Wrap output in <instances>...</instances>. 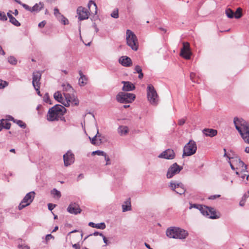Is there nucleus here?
Instances as JSON below:
<instances>
[{
  "label": "nucleus",
  "mask_w": 249,
  "mask_h": 249,
  "mask_svg": "<svg viewBox=\"0 0 249 249\" xmlns=\"http://www.w3.org/2000/svg\"><path fill=\"white\" fill-rule=\"evenodd\" d=\"M233 123L245 142L249 144V123L237 117L234 118Z\"/></svg>",
  "instance_id": "nucleus-1"
},
{
  "label": "nucleus",
  "mask_w": 249,
  "mask_h": 249,
  "mask_svg": "<svg viewBox=\"0 0 249 249\" xmlns=\"http://www.w3.org/2000/svg\"><path fill=\"white\" fill-rule=\"evenodd\" d=\"M66 109L62 105H56L50 108L47 114V120L49 121H55L59 119V117L63 116Z\"/></svg>",
  "instance_id": "nucleus-2"
},
{
  "label": "nucleus",
  "mask_w": 249,
  "mask_h": 249,
  "mask_svg": "<svg viewBox=\"0 0 249 249\" xmlns=\"http://www.w3.org/2000/svg\"><path fill=\"white\" fill-rule=\"evenodd\" d=\"M166 235L171 238L184 239L188 236L187 231L178 227H170L166 231Z\"/></svg>",
  "instance_id": "nucleus-3"
},
{
  "label": "nucleus",
  "mask_w": 249,
  "mask_h": 249,
  "mask_svg": "<svg viewBox=\"0 0 249 249\" xmlns=\"http://www.w3.org/2000/svg\"><path fill=\"white\" fill-rule=\"evenodd\" d=\"M126 43L133 50L137 51L138 48V42L137 36L130 30H127L126 33Z\"/></svg>",
  "instance_id": "nucleus-4"
},
{
  "label": "nucleus",
  "mask_w": 249,
  "mask_h": 249,
  "mask_svg": "<svg viewBox=\"0 0 249 249\" xmlns=\"http://www.w3.org/2000/svg\"><path fill=\"white\" fill-rule=\"evenodd\" d=\"M147 96L148 101L152 105L156 106L158 103V95L154 87L148 85L147 88Z\"/></svg>",
  "instance_id": "nucleus-5"
},
{
  "label": "nucleus",
  "mask_w": 249,
  "mask_h": 249,
  "mask_svg": "<svg viewBox=\"0 0 249 249\" xmlns=\"http://www.w3.org/2000/svg\"><path fill=\"white\" fill-rule=\"evenodd\" d=\"M135 98V96L134 94L124 92H119L116 97V100L121 103H132Z\"/></svg>",
  "instance_id": "nucleus-6"
},
{
  "label": "nucleus",
  "mask_w": 249,
  "mask_h": 249,
  "mask_svg": "<svg viewBox=\"0 0 249 249\" xmlns=\"http://www.w3.org/2000/svg\"><path fill=\"white\" fill-rule=\"evenodd\" d=\"M65 97L63 105L68 107L71 104L72 106H78L79 104V101L73 92L72 93H63Z\"/></svg>",
  "instance_id": "nucleus-7"
},
{
  "label": "nucleus",
  "mask_w": 249,
  "mask_h": 249,
  "mask_svg": "<svg viewBox=\"0 0 249 249\" xmlns=\"http://www.w3.org/2000/svg\"><path fill=\"white\" fill-rule=\"evenodd\" d=\"M197 146L196 142L190 140L183 148L182 157L190 156L194 154L196 151Z\"/></svg>",
  "instance_id": "nucleus-8"
},
{
  "label": "nucleus",
  "mask_w": 249,
  "mask_h": 249,
  "mask_svg": "<svg viewBox=\"0 0 249 249\" xmlns=\"http://www.w3.org/2000/svg\"><path fill=\"white\" fill-rule=\"evenodd\" d=\"M233 162L235 165L236 175L239 176L240 173L248 172L247 171V165H246L244 162L241 160V159L238 157H232Z\"/></svg>",
  "instance_id": "nucleus-9"
},
{
  "label": "nucleus",
  "mask_w": 249,
  "mask_h": 249,
  "mask_svg": "<svg viewBox=\"0 0 249 249\" xmlns=\"http://www.w3.org/2000/svg\"><path fill=\"white\" fill-rule=\"evenodd\" d=\"M35 193L34 191L27 193L24 196L18 206V209L22 210L26 206H29L33 201Z\"/></svg>",
  "instance_id": "nucleus-10"
},
{
  "label": "nucleus",
  "mask_w": 249,
  "mask_h": 249,
  "mask_svg": "<svg viewBox=\"0 0 249 249\" xmlns=\"http://www.w3.org/2000/svg\"><path fill=\"white\" fill-rule=\"evenodd\" d=\"M182 167L179 166L177 163L173 164L168 169L166 177L168 178H172L174 175L179 173Z\"/></svg>",
  "instance_id": "nucleus-11"
},
{
  "label": "nucleus",
  "mask_w": 249,
  "mask_h": 249,
  "mask_svg": "<svg viewBox=\"0 0 249 249\" xmlns=\"http://www.w3.org/2000/svg\"><path fill=\"white\" fill-rule=\"evenodd\" d=\"M191 54L189 43L187 42H183V47L180 53V56L186 59H190Z\"/></svg>",
  "instance_id": "nucleus-12"
},
{
  "label": "nucleus",
  "mask_w": 249,
  "mask_h": 249,
  "mask_svg": "<svg viewBox=\"0 0 249 249\" xmlns=\"http://www.w3.org/2000/svg\"><path fill=\"white\" fill-rule=\"evenodd\" d=\"M203 210L204 211L201 212L203 215L211 219H216L219 217L216 215V212L214 208L204 206Z\"/></svg>",
  "instance_id": "nucleus-13"
},
{
  "label": "nucleus",
  "mask_w": 249,
  "mask_h": 249,
  "mask_svg": "<svg viewBox=\"0 0 249 249\" xmlns=\"http://www.w3.org/2000/svg\"><path fill=\"white\" fill-rule=\"evenodd\" d=\"M169 187L177 194L182 195L184 194L185 192V190L183 187V185L181 183H176L173 181H171L170 183Z\"/></svg>",
  "instance_id": "nucleus-14"
},
{
  "label": "nucleus",
  "mask_w": 249,
  "mask_h": 249,
  "mask_svg": "<svg viewBox=\"0 0 249 249\" xmlns=\"http://www.w3.org/2000/svg\"><path fill=\"white\" fill-rule=\"evenodd\" d=\"M77 13L78 16V19L80 20L87 19L89 18V12L85 7L82 6L78 7L77 9Z\"/></svg>",
  "instance_id": "nucleus-15"
},
{
  "label": "nucleus",
  "mask_w": 249,
  "mask_h": 249,
  "mask_svg": "<svg viewBox=\"0 0 249 249\" xmlns=\"http://www.w3.org/2000/svg\"><path fill=\"white\" fill-rule=\"evenodd\" d=\"M63 160L65 166H68L73 163L74 161V155L71 151H68L63 155Z\"/></svg>",
  "instance_id": "nucleus-16"
},
{
  "label": "nucleus",
  "mask_w": 249,
  "mask_h": 249,
  "mask_svg": "<svg viewBox=\"0 0 249 249\" xmlns=\"http://www.w3.org/2000/svg\"><path fill=\"white\" fill-rule=\"evenodd\" d=\"M175 153L174 150L171 149L165 150L158 156L159 158L168 160H172L175 158Z\"/></svg>",
  "instance_id": "nucleus-17"
},
{
  "label": "nucleus",
  "mask_w": 249,
  "mask_h": 249,
  "mask_svg": "<svg viewBox=\"0 0 249 249\" xmlns=\"http://www.w3.org/2000/svg\"><path fill=\"white\" fill-rule=\"evenodd\" d=\"M67 211L70 213L74 214L80 213L81 212L79 205L76 203L70 204L67 208Z\"/></svg>",
  "instance_id": "nucleus-18"
},
{
  "label": "nucleus",
  "mask_w": 249,
  "mask_h": 249,
  "mask_svg": "<svg viewBox=\"0 0 249 249\" xmlns=\"http://www.w3.org/2000/svg\"><path fill=\"white\" fill-rule=\"evenodd\" d=\"M41 73L38 71L33 72L32 84L34 88L37 86H40V80L41 79Z\"/></svg>",
  "instance_id": "nucleus-19"
},
{
  "label": "nucleus",
  "mask_w": 249,
  "mask_h": 249,
  "mask_svg": "<svg viewBox=\"0 0 249 249\" xmlns=\"http://www.w3.org/2000/svg\"><path fill=\"white\" fill-rule=\"evenodd\" d=\"M119 62L123 66L130 67L132 65V61L130 58L126 56H121L119 60Z\"/></svg>",
  "instance_id": "nucleus-20"
},
{
  "label": "nucleus",
  "mask_w": 249,
  "mask_h": 249,
  "mask_svg": "<svg viewBox=\"0 0 249 249\" xmlns=\"http://www.w3.org/2000/svg\"><path fill=\"white\" fill-rule=\"evenodd\" d=\"M122 83L124 84L122 90L124 91H130L133 90L135 87L130 82L128 81H122Z\"/></svg>",
  "instance_id": "nucleus-21"
},
{
  "label": "nucleus",
  "mask_w": 249,
  "mask_h": 249,
  "mask_svg": "<svg viewBox=\"0 0 249 249\" xmlns=\"http://www.w3.org/2000/svg\"><path fill=\"white\" fill-rule=\"evenodd\" d=\"M203 134L206 136L210 137H213L215 136L217 133V130L213 129L211 128H205L203 130Z\"/></svg>",
  "instance_id": "nucleus-22"
},
{
  "label": "nucleus",
  "mask_w": 249,
  "mask_h": 249,
  "mask_svg": "<svg viewBox=\"0 0 249 249\" xmlns=\"http://www.w3.org/2000/svg\"><path fill=\"white\" fill-rule=\"evenodd\" d=\"M62 90L63 93H72L73 92L74 89L71 86L67 83H63L62 85Z\"/></svg>",
  "instance_id": "nucleus-23"
},
{
  "label": "nucleus",
  "mask_w": 249,
  "mask_h": 249,
  "mask_svg": "<svg viewBox=\"0 0 249 249\" xmlns=\"http://www.w3.org/2000/svg\"><path fill=\"white\" fill-rule=\"evenodd\" d=\"M129 131L127 126L124 125H121L118 128V132L121 136L126 135Z\"/></svg>",
  "instance_id": "nucleus-24"
},
{
  "label": "nucleus",
  "mask_w": 249,
  "mask_h": 249,
  "mask_svg": "<svg viewBox=\"0 0 249 249\" xmlns=\"http://www.w3.org/2000/svg\"><path fill=\"white\" fill-rule=\"evenodd\" d=\"M122 207L123 212L130 211L131 210L130 199L128 198L124 201V204L122 205Z\"/></svg>",
  "instance_id": "nucleus-25"
},
{
  "label": "nucleus",
  "mask_w": 249,
  "mask_h": 249,
  "mask_svg": "<svg viewBox=\"0 0 249 249\" xmlns=\"http://www.w3.org/2000/svg\"><path fill=\"white\" fill-rule=\"evenodd\" d=\"M79 74L80 76L78 80L79 84L81 87L84 86L87 84L88 79L86 76L83 74L81 71H79Z\"/></svg>",
  "instance_id": "nucleus-26"
},
{
  "label": "nucleus",
  "mask_w": 249,
  "mask_h": 249,
  "mask_svg": "<svg viewBox=\"0 0 249 249\" xmlns=\"http://www.w3.org/2000/svg\"><path fill=\"white\" fill-rule=\"evenodd\" d=\"M89 225L92 228H95L101 230H104L106 227V224L104 222L95 224L93 222H90L89 223Z\"/></svg>",
  "instance_id": "nucleus-27"
},
{
  "label": "nucleus",
  "mask_w": 249,
  "mask_h": 249,
  "mask_svg": "<svg viewBox=\"0 0 249 249\" xmlns=\"http://www.w3.org/2000/svg\"><path fill=\"white\" fill-rule=\"evenodd\" d=\"M53 97L56 101L63 105L64 100L60 91L55 92L53 95Z\"/></svg>",
  "instance_id": "nucleus-28"
},
{
  "label": "nucleus",
  "mask_w": 249,
  "mask_h": 249,
  "mask_svg": "<svg viewBox=\"0 0 249 249\" xmlns=\"http://www.w3.org/2000/svg\"><path fill=\"white\" fill-rule=\"evenodd\" d=\"M91 143L95 145H99L102 142V139H98L97 136H94L92 138L89 137Z\"/></svg>",
  "instance_id": "nucleus-29"
},
{
  "label": "nucleus",
  "mask_w": 249,
  "mask_h": 249,
  "mask_svg": "<svg viewBox=\"0 0 249 249\" xmlns=\"http://www.w3.org/2000/svg\"><path fill=\"white\" fill-rule=\"evenodd\" d=\"M44 6L43 2H39L38 3H36L33 7H32V12H38Z\"/></svg>",
  "instance_id": "nucleus-30"
},
{
  "label": "nucleus",
  "mask_w": 249,
  "mask_h": 249,
  "mask_svg": "<svg viewBox=\"0 0 249 249\" xmlns=\"http://www.w3.org/2000/svg\"><path fill=\"white\" fill-rule=\"evenodd\" d=\"M204 207V205H199L196 204H190V206L189 207L190 209H191L192 208H196L200 211V212L201 213L202 211H204L203 207Z\"/></svg>",
  "instance_id": "nucleus-31"
},
{
  "label": "nucleus",
  "mask_w": 249,
  "mask_h": 249,
  "mask_svg": "<svg viewBox=\"0 0 249 249\" xmlns=\"http://www.w3.org/2000/svg\"><path fill=\"white\" fill-rule=\"evenodd\" d=\"M51 194L54 197H56L57 198H59L61 196L60 192L55 188L51 190Z\"/></svg>",
  "instance_id": "nucleus-32"
},
{
  "label": "nucleus",
  "mask_w": 249,
  "mask_h": 249,
  "mask_svg": "<svg viewBox=\"0 0 249 249\" xmlns=\"http://www.w3.org/2000/svg\"><path fill=\"white\" fill-rule=\"evenodd\" d=\"M242 9L240 7H238L235 13H234V18H239L242 16Z\"/></svg>",
  "instance_id": "nucleus-33"
},
{
  "label": "nucleus",
  "mask_w": 249,
  "mask_h": 249,
  "mask_svg": "<svg viewBox=\"0 0 249 249\" xmlns=\"http://www.w3.org/2000/svg\"><path fill=\"white\" fill-rule=\"evenodd\" d=\"M226 16L230 18H232L234 17L233 11L230 8L226 9L225 11Z\"/></svg>",
  "instance_id": "nucleus-34"
},
{
  "label": "nucleus",
  "mask_w": 249,
  "mask_h": 249,
  "mask_svg": "<svg viewBox=\"0 0 249 249\" xmlns=\"http://www.w3.org/2000/svg\"><path fill=\"white\" fill-rule=\"evenodd\" d=\"M9 21L16 26H20V23L13 16L10 17Z\"/></svg>",
  "instance_id": "nucleus-35"
},
{
  "label": "nucleus",
  "mask_w": 249,
  "mask_h": 249,
  "mask_svg": "<svg viewBox=\"0 0 249 249\" xmlns=\"http://www.w3.org/2000/svg\"><path fill=\"white\" fill-rule=\"evenodd\" d=\"M54 15L56 18L59 20L60 18H63V15H62L60 12L57 8H54Z\"/></svg>",
  "instance_id": "nucleus-36"
},
{
  "label": "nucleus",
  "mask_w": 249,
  "mask_h": 249,
  "mask_svg": "<svg viewBox=\"0 0 249 249\" xmlns=\"http://www.w3.org/2000/svg\"><path fill=\"white\" fill-rule=\"evenodd\" d=\"M106 153H105L104 151L101 150H96L95 151H93L91 153L92 155H97L98 156H102L104 157H105V156H106Z\"/></svg>",
  "instance_id": "nucleus-37"
},
{
  "label": "nucleus",
  "mask_w": 249,
  "mask_h": 249,
  "mask_svg": "<svg viewBox=\"0 0 249 249\" xmlns=\"http://www.w3.org/2000/svg\"><path fill=\"white\" fill-rule=\"evenodd\" d=\"M93 6L95 9V14H96L97 12V5L96 4V3L92 1V0H90L88 3V7H89V8L90 9V7Z\"/></svg>",
  "instance_id": "nucleus-38"
},
{
  "label": "nucleus",
  "mask_w": 249,
  "mask_h": 249,
  "mask_svg": "<svg viewBox=\"0 0 249 249\" xmlns=\"http://www.w3.org/2000/svg\"><path fill=\"white\" fill-rule=\"evenodd\" d=\"M8 61L12 65H16L17 63V59L13 56H11L8 58Z\"/></svg>",
  "instance_id": "nucleus-39"
},
{
  "label": "nucleus",
  "mask_w": 249,
  "mask_h": 249,
  "mask_svg": "<svg viewBox=\"0 0 249 249\" xmlns=\"http://www.w3.org/2000/svg\"><path fill=\"white\" fill-rule=\"evenodd\" d=\"M8 85V82L0 79V89H2Z\"/></svg>",
  "instance_id": "nucleus-40"
},
{
  "label": "nucleus",
  "mask_w": 249,
  "mask_h": 249,
  "mask_svg": "<svg viewBox=\"0 0 249 249\" xmlns=\"http://www.w3.org/2000/svg\"><path fill=\"white\" fill-rule=\"evenodd\" d=\"M43 101L44 102L49 103L50 104H52L51 103V100L49 97V94L48 93H46L43 97Z\"/></svg>",
  "instance_id": "nucleus-41"
},
{
  "label": "nucleus",
  "mask_w": 249,
  "mask_h": 249,
  "mask_svg": "<svg viewBox=\"0 0 249 249\" xmlns=\"http://www.w3.org/2000/svg\"><path fill=\"white\" fill-rule=\"evenodd\" d=\"M2 124L3 126V128L6 129H9L11 127V124L6 121V120L4 119V121L2 123Z\"/></svg>",
  "instance_id": "nucleus-42"
},
{
  "label": "nucleus",
  "mask_w": 249,
  "mask_h": 249,
  "mask_svg": "<svg viewBox=\"0 0 249 249\" xmlns=\"http://www.w3.org/2000/svg\"><path fill=\"white\" fill-rule=\"evenodd\" d=\"M20 127L24 128L26 127V124L21 120H16V122Z\"/></svg>",
  "instance_id": "nucleus-43"
},
{
  "label": "nucleus",
  "mask_w": 249,
  "mask_h": 249,
  "mask_svg": "<svg viewBox=\"0 0 249 249\" xmlns=\"http://www.w3.org/2000/svg\"><path fill=\"white\" fill-rule=\"evenodd\" d=\"M7 19V16L4 12H1L0 11V20L2 21H6Z\"/></svg>",
  "instance_id": "nucleus-44"
},
{
  "label": "nucleus",
  "mask_w": 249,
  "mask_h": 249,
  "mask_svg": "<svg viewBox=\"0 0 249 249\" xmlns=\"http://www.w3.org/2000/svg\"><path fill=\"white\" fill-rule=\"evenodd\" d=\"M228 162H229V164H230V166H231V168L233 170H236L235 165H234L235 164L233 163V158L232 157L231 158V160H229Z\"/></svg>",
  "instance_id": "nucleus-45"
},
{
  "label": "nucleus",
  "mask_w": 249,
  "mask_h": 249,
  "mask_svg": "<svg viewBox=\"0 0 249 249\" xmlns=\"http://www.w3.org/2000/svg\"><path fill=\"white\" fill-rule=\"evenodd\" d=\"M59 21H61V22L64 24V25H66V24H68V22H69V21L68 20L65 18L64 17V16H63V18H60L59 19Z\"/></svg>",
  "instance_id": "nucleus-46"
},
{
  "label": "nucleus",
  "mask_w": 249,
  "mask_h": 249,
  "mask_svg": "<svg viewBox=\"0 0 249 249\" xmlns=\"http://www.w3.org/2000/svg\"><path fill=\"white\" fill-rule=\"evenodd\" d=\"M111 16L112 18H118L119 17L118 10H114V11H113V12L111 14Z\"/></svg>",
  "instance_id": "nucleus-47"
},
{
  "label": "nucleus",
  "mask_w": 249,
  "mask_h": 249,
  "mask_svg": "<svg viewBox=\"0 0 249 249\" xmlns=\"http://www.w3.org/2000/svg\"><path fill=\"white\" fill-rule=\"evenodd\" d=\"M22 6L27 11L32 12V7L26 4H22Z\"/></svg>",
  "instance_id": "nucleus-48"
},
{
  "label": "nucleus",
  "mask_w": 249,
  "mask_h": 249,
  "mask_svg": "<svg viewBox=\"0 0 249 249\" xmlns=\"http://www.w3.org/2000/svg\"><path fill=\"white\" fill-rule=\"evenodd\" d=\"M135 71L138 73L142 71L141 67L139 65L136 66L135 68Z\"/></svg>",
  "instance_id": "nucleus-49"
},
{
  "label": "nucleus",
  "mask_w": 249,
  "mask_h": 249,
  "mask_svg": "<svg viewBox=\"0 0 249 249\" xmlns=\"http://www.w3.org/2000/svg\"><path fill=\"white\" fill-rule=\"evenodd\" d=\"M105 160L106 161V165H110L111 164L109 158L107 157V155L106 154V156H105Z\"/></svg>",
  "instance_id": "nucleus-50"
},
{
  "label": "nucleus",
  "mask_w": 249,
  "mask_h": 249,
  "mask_svg": "<svg viewBox=\"0 0 249 249\" xmlns=\"http://www.w3.org/2000/svg\"><path fill=\"white\" fill-rule=\"evenodd\" d=\"M220 196V195H212V196H210L209 197V199H212V200H213V199H215L217 198H218Z\"/></svg>",
  "instance_id": "nucleus-51"
},
{
  "label": "nucleus",
  "mask_w": 249,
  "mask_h": 249,
  "mask_svg": "<svg viewBox=\"0 0 249 249\" xmlns=\"http://www.w3.org/2000/svg\"><path fill=\"white\" fill-rule=\"evenodd\" d=\"M53 238H54V237L52 235H51V234H49L46 235L45 239H46V241L47 242V241H49L51 239H53Z\"/></svg>",
  "instance_id": "nucleus-52"
},
{
  "label": "nucleus",
  "mask_w": 249,
  "mask_h": 249,
  "mask_svg": "<svg viewBox=\"0 0 249 249\" xmlns=\"http://www.w3.org/2000/svg\"><path fill=\"white\" fill-rule=\"evenodd\" d=\"M48 206V209L50 211L53 210L54 208V207H55V205L53 204H51V203H49Z\"/></svg>",
  "instance_id": "nucleus-53"
},
{
  "label": "nucleus",
  "mask_w": 249,
  "mask_h": 249,
  "mask_svg": "<svg viewBox=\"0 0 249 249\" xmlns=\"http://www.w3.org/2000/svg\"><path fill=\"white\" fill-rule=\"evenodd\" d=\"M18 247L22 249H30V247L27 245H19Z\"/></svg>",
  "instance_id": "nucleus-54"
},
{
  "label": "nucleus",
  "mask_w": 249,
  "mask_h": 249,
  "mask_svg": "<svg viewBox=\"0 0 249 249\" xmlns=\"http://www.w3.org/2000/svg\"><path fill=\"white\" fill-rule=\"evenodd\" d=\"M35 90L36 91L37 94L39 96H41L42 95L40 93V91L39 90L40 86L36 87V88H34Z\"/></svg>",
  "instance_id": "nucleus-55"
},
{
  "label": "nucleus",
  "mask_w": 249,
  "mask_h": 249,
  "mask_svg": "<svg viewBox=\"0 0 249 249\" xmlns=\"http://www.w3.org/2000/svg\"><path fill=\"white\" fill-rule=\"evenodd\" d=\"M185 122V120L184 119H181L178 120V124L179 125H183Z\"/></svg>",
  "instance_id": "nucleus-56"
},
{
  "label": "nucleus",
  "mask_w": 249,
  "mask_h": 249,
  "mask_svg": "<svg viewBox=\"0 0 249 249\" xmlns=\"http://www.w3.org/2000/svg\"><path fill=\"white\" fill-rule=\"evenodd\" d=\"M45 24H46V22L45 21H42L38 24V26L40 28H42V27H44V26L45 25Z\"/></svg>",
  "instance_id": "nucleus-57"
},
{
  "label": "nucleus",
  "mask_w": 249,
  "mask_h": 249,
  "mask_svg": "<svg viewBox=\"0 0 249 249\" xmlns=\"http://www.w3.org/2000/svg\"><path fill=\"white\" fill-rule=\"evenodd\" d=\"M72 247L75 249H80V245L78 243L73 244Z\"/></svg>",
  "instance_id": "nucleus-58"
},
{
  "label": "nucleus",
  "mask_w": 249,
  "mask_h": 249,
  "mask_svg": "<svg viewBox=\"0 0 249 249\" xmlns=\"http://www.w3.org/2000/svg\"><path fill=\"white\" fill-rule=\"evenodd\" d=\"M196 76V73H194V72H191L190 73V79L194 82H195V80H194V78Z\"/></svg>",
  "instance_id": "nucleus-59"
},
{
  "label": "nucleus",
  "mask_w": 249,
  "mask_h": 249,
  "mask_svg": "<svg viewBox=\"0 0 249 249\" xmlns=\"http://www.w3.org/2000/svg\"><path fill=\"white\" fill-rule=\"evenodd\" d=\"M93 235L94 236H97L100 235V236H103V234L102 233H100L98 231H95L93 234ZM90 235H92V234H90Z\"/></svg>",
  "instance_id": "nucleus-60"
},
{
  "label": "nucleus",
  "mask_w": 249,
  "mask_h": 249,
  "mask_svg": "<svg viewBox=\"0 0 249 249\" xmlns=\"http://www.w3.org/2000/svg\"><path fill=\"white\" fill-rule=\"evenodd\" d=\"M93 27L94 28L95 31L96 33H97L99 31V29L96 24L95 23H94L92 25Z\"/></svg>",
  "instance_id": "nucleus-61"
},
{
  "label": "nucleus",
  "mask_w": 249,
  "mask_h": 249,
  "mask_svg": "<svg viewBox=\"0 0 249 249\" xmlns=\"http://www.w3.org/2000/svg\"><path fill=\"white\" fill-rule=\"evenodd\" d=\"M102 237H103V241H104V242L107 245V243H108V240L107 239V238L103 235V236H102Z\"/></svg>",
  "instance_id": "nucleus-62"
},
{
  "label": "nucleus",
  "mask_w": 249,
  "mask_h": 249,
  "mask_svg": "<svg viewBox=\"0 0 249 249\" xmlns=\"http://www.w3.org/2000/svg\"><path fill=\"white\" fill-rule=\"evenodd\" d=\"M7 119L8 120L13 121L14 122H16V120H15L14 118L11 116H10V115L8 116Z\"/></svg>",
  "instance_id": "nucleus-63"
},
{
  "label": "nucleus",
  "mask_w": 249,
  "mask_h": 249,
  "mask_svg": "<svg viewBox=\"0 0 249 249\" xmlns=\"http://www.w3.org/2000/svg\"><path fill=\"white\" fill-rule=\"evenodd\" d=\"M84 178V175L83 174H80L79 175V176L77 177V180H79V179L83 178Z\"/></svg>",
  "instance_id": "nucleus-64"
}]
</instances>
